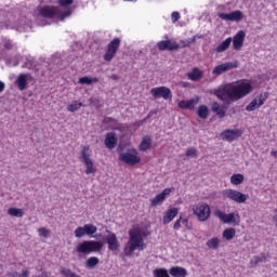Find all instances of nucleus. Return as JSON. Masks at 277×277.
<instances>
[{
    "mask_svg": "<svg viewBox=\"0 0 277 277\" xmlns=\"http://www.w3.org/2000/svg\"><path fill=\"white\" fill-rule=\"evenodd\" d=\"M252 83L247 80H239L237 82L220 85L219 88L211 90L210 94H213L223 103H237V101L246 98L248 94H252Z\"/></svg>",
    "mask_w": 277,
    "mask_h": 277,
    "instance_id": "f257e3e1",
    "label": "nucleus"
},
{
    "mask_svg": "<svg viewBox=\"0 0 277 277\" xmlns=\"http://www.w3.org/2000/svg\"><path fill=\"white\" fill-rule=\"evenodd\" d=\"M60 6L44 5L39 6L35 11V16L37 21L40 18H56V21H64L72 14L70 5H72V0H58Z\"/></svg>",
    "mask_w": 277,
    "mask_h": 277,
    "instance_id": "f03ea898",
    "label": "nucleus"
},
{
    "mask_svg": "<svg viewBox=\"0 0 277 277\" xmlns=\"http://www.w3.org/2000/svg\"><path fill=\"white\" fill-rule=\"evenodd\" d=\"M129 240L123 249V252L126 256H133V252L135 250H138V252H142V250L146 249V243L144 242V239L148 237V232L142 227H133L129 230Z\"/></svg>",
    "mask_w": 277,
    "mask_h": 277,
    "instance_id": "7ed1b4c3",
    "label": "nucleus"
},
{
    "mask_svg": "<svg viewBox=\"0 0 277 277\" xmlns=\"http://www.w3.org/2000/svg\"><path fill=\"white\" fill-rule=\"evenodd\" d=\"M103 249V242L96 240H84L76 248L78 254H92V252H98Z\"/></svg>",
    "mask_w": 277,
    "mask_h": 277,
    "instance_id": "20e7f679",
    "label": "nucleus"
},
{
    "mask_svg": "<svg viewBox=\"0 0 277 277\" xmlns=\"http://www.w3.org/2000/svg\"><path fill=\"white\" fill-rule=\"evenodd\" d=\"M92 149L90 146H82L80 150V161L85 166V174H96V168H94V162L92 158Z\"/></svg>",
    "mask_w": 277,
    "mask_h": 277,
    "instance_id": "39448f33",
    "label": "nucleus"
},
{
    "mask_svg": "<svg viewBox=\"0 0 277 277\" xmlns=\"http://www.w3.org/2000/svg\"><path fill=\"white\" fill-rule=\"evenodd\" d=\"M223 198H227V200H233V202H237V205H243L250 196L246 195L239 190H235L233 188L224 189L222 192Z\"/></svg>",
    "mask_w": 277,
    "mask_h": 277,
    "instance_id": "423d86ee",
    "label": "nucleus"
},
{
    "mask_svg": "<svg viewBox=\"0 0 277 277\" xmlns=\"http://www.w3.org/2000/svg\"><path fill=\"white\" fill-rule=\"evenodd\" d=\"M193 212L199 222H207L211 217V207L206 202H199L193 207Z\"/></svg>",
    "mask_w": 277,
    "mask_h": 277,
    "instance_id": "0eeeda50",
    "label": "nucleus"
},
{
    "mask_svg": "<svg viewBox=\"0 0 277 277\" xmlns=\"http://www.w3.org/2000/svg\"><path fill=\"white\" fill-rule=\"evenodd\" d=\"M119 159L127 166H137V163L142 161V158H140V153L137 151V149H129L126 153H121L119 155Z\"/></svg>",
    "mask_w": 277,
    "mask_h": 277,
    "instance_id": "6e6552de",
    "label": "nucleus"
},
{
    "mask_svg": "<svg viewBox=\"0 0 277 277\" xmlns=\"http://www.w3.org/2000/svg\"><path fill=\"white\" fill-rule=\"evenodd\" d=\"M118 49H120V38H115L108 43L107 51L104 54L105 62H111L116 57Z\"/></svg>",
    "mask_w": 277,
    "mask_h": 277,
    "instance_id": "1a4fd4ad",
    "label": "nucleus"
},
{
    "mask_svg": "<svg viewBox=\"0 0 277 277\" xmlns=\"http://www.w3.org/2000/svg\"><path fill=\"white\" fill-rule=\"evenodd\" d=\"M215 217H219L223 224H238L239 214H235V212H232L229 214L224 213L222 210H215L214 211Z\"/></svg>",
    "mask_w": 277,
    "mask_h": 277,
    "instance_id": "9d476101",
    "label": "nucleus"
},
{
    "mask_svg": "<svg viewBox=\"0 0 277 277\" xmlns=\"http://www.w3.org/2000/svg\"><path fill=\"white\" fill-rule=\"evenodd\" d=\"M235 68H239V62L233 61V62L223 63L213 68L212 75H216V76L224 75V72H228V70H233Z\"/></svg>",
    "mask_w": 277,
    "mask_h": 277,
    "instance_id": "9b49d317",
    "label": "nucleus"
},
{
    "mask_svg": "<svg viewBox=\"0 0 277 277\" xmlns=\"http://www.w3.org/2000/svg\"><path fill=\"white\" fill-rule=\"evenodd\" d=\"M150 94L154 98H163L164 101L172 98V91L167 87L153 88Z\"/></svg>",
    "mask_w": 277,
    "mask_h": 277,
    "instance_id": "f8f14e48",
    "label": "nucleus"
},
{
    "mask_svg": "<svg viewBox=\"0 0 277 277\" xmlns=\"http://www.w3.org/2000/svg\"><path fill=\"white\" fill-rule=\"evenodd\" d=\"M31 81H34L31 74H19L15 79V85L23 92V90H27V85L31 83Z\"/></svg>",
    "mask_w": 277,
    "mask_h": 277,
    "instance_id": "ddd939ff",
    "label": "nucleus"
},
{
    "mask_svg": "<svg viewBox=\"0 0 277 277\" xmlns=\"http://www.w3.org/2000/svg\"><path fill=\"white\" fill-rule=\"evenodd\" d=\"M217 16L221 18V21L239 23V21L243 19V12L233 11L230 13H217Z\"/></svg>",
    "mask_w": 277,
    "mask_h": 277,
    "instance_id": "4468645a",
    "label": "nucleus"
},
{
    "mask_svg": "<svg viewBox=\"0 0 277 277\" xmlns=\"http://www.w3.org/2000/svg\"><path fill=\"white\" fill-rule=\"evenodd\" d=\"M269 94L263 93L258 95L247 107L246 111H255V109H259V107L265 105V101H267Z\"/></svg>",
    "mask_w": 277,
    "mask_h": 277,
    "instance_id": "2eb2a0df",
    "label": "nucleus"
},
{
    "mask_svg": "<svg viewBox=\"0 0 277 277\" xmlns=\"http://www.w3.org/2000/svg\"><path fill=\"white\" fill-rule=\"evenodd\" d=\"M159 51H179L181 45L177 42H172V40H162L157 43Z\"/></svg>",
    "mask_w": 277,
    "mask_h": 277,
    "instance_id": "dca6fc26",
    "label": "nucleus"
},
{
    "mask_svg": "<svg viewBox=\"0 0 277 277\" xmlns=\"http://www.w3.org/2000/svg\"><path fill=\"white\" fill-rule=\"evenodd\" d=\"M246 41V31H238L232 39L233 48L235 51H241L243 42Z\"/></svg>",
    "mask_w": 277,
    "mask_h": 277,
    "instance_id": "f3484780",
    "label": "nucleus"
},
{
    "mask_svg": "<svg viewBox=\"0 0 277 277\" xmlns=\"http://www.w3.org/2000/svg\"><path fill=\"white\" fill-rule=\"evenodd\" d=\"M243 132L241 130H225L222 132L221 137L222 140H225L226 142H235V140H238V137H241Z\"/></svg>",
    "mask_w": 277,
    "mask_h": 277,
    "instance_id": "a211bd4d",
    "label": "nucleus"
},
{
    "mask_svg": "<svg viewBox=\"0 0 277 277\" xmlns=\"http://www.w3.org/2000/svg\"><path fill=\"white\" fill-rule=\"evenodd\" d=\"M172 193V189L166 188L163 192L160 194L156 195L151 200H150V206L151 207H159V205H162V202L166 200V196H170Z\"/></svg>",
    "mask_w": 277,
    "mask_h": 277,
    "instance_id": "6ab92c4d",
    "label": "nucleus"
},
{
    "mask_svg": "<svg viewBox=\"0 0 277 277\" xmlns=\"http://www.w3.org/2000/svg\"><path fill=\"white\" fill-rule=\"evenodd\" d=\"M2 47H3L4 51H6L9 53H16V51L18 50V43H16L14 40L8 39V38H4L2 40Z\"/></svg>",
    "mask_w": 277,
    "mask_h": 277,
    "instance_id": "aec40b11",
    "label": "nucleus"
},
{
    "mask_svg": "<svg viewBox=\"0 0 277 277\" xmlns=\"http://www.w3.org/2000/svg\"><path fill=\"white\" fill-rule=\"evenodd\" d=\"M104 144L108 148V150H114V148H116V144H118V138L116 137V133L114 132L107 133L104 140Z\"/></svg>",
    "mask_w": 277,
    "mask_h": 277,
    "instance_id": "412c9836",
    "label": "nucleus"
},
{
    "mask_svg": "<svg viewBox=\"0 0 277 277\" xmlns=\"http://www.w3.org/2000/svg\"><path fill=\"white\" fill-rule=\"evenodd\" d=\"M211 110L213 114H216L219 118H225L226 117V106L221 105L217 102H213L211 106Z\"/></svg>",
    "mask_w": 277,
    "mask_h": 277,
    "instance_id": "4be33fe9",
    "label": "nucleus"
},
{
    "mask_svg": "<svg viewBox=\"0 0 277 277\" xmlns=\"http://www.w3.org/2000/svg\"><path fill=\"white\" fill-rule=\"evenodd\" d=\"M179 215V209L177 208H171L167 210L163 214V224H170L174 217Z\"/></svg>",
    "mask_w": 277,
    "mask_h": 277,
    "instance_id": "5701e85b",
    "label": "nucleus"
},
{
    "mask_svg": "<svg viewBox=\"0 0 277 277\" xmlns=\"http://www.w3.org/2000/svg\"><path fill=\"white\" fill-rule=\"evenodd\" d=\"M169 274L173 277H187V269L181 266H173L169 269Z\"/></svg>",
    "mask_w": 277,
    "mask_h": 277,
    "instance_id": "b1692460",
    "label": "nucleus"
},
{
    "mask_svg": "<svg viewBox=\"0 0 277 277\" xmlns=\"http://www.w3.org/2000/svg\"><path fill=\"white\" fill-rule=\"evenodd\" d=\"M106 242L108 243L109 250H111L113 252L118 250V238L116 237V234H109L106 237Z\"/></svg>",
    "mask_w": 277,
    "mask_h": 277,
    "instance_id": "393cba45",
    "label": "nucleus"
},
{
    "mask_svg": "<svg viewBox=\"0 0 277 277\" xmlns=\"http://www.w3.org/2000/svg\"><path fill=\"white\" fill-rule=\"evenodd\" d=\"M233 42V38L228 37L225 39L223 42H221L216 48L215 52L216 53H224V51L228 50V47H230V43Z\"/></svg>",
    "mask_w": 277,
    "mask_h": 277,
    "instance_id": "a878e982",
    "label": "nucleus"
},
{
    "mask_svg": "<svg viewBox=\"0 0 277 277\" xmlns=\"http://www.w3.org/2000/svg\"><path fill=\"white\" fill-rule=\"evenodd\" d=\"M187 77L190 81H199V79H202V70L195 67L190 72L187 74Z\"/></svg>",
    "mask_w": 277,
    "mask_h": 277,
    "instance_id": "bb28decb",
    "label": "nucleus"
},
{
    "mask_svg": "<svg viewBox=\"0 0 277 277\" xmlns=\"http://www.w3.org/2000/svg\"><path fill=\"white\" fill-rule=\"evenodd\" d=\"M8 215L11 217H23L25 215V210L21 208H9L6 210Z\"/></svg>",
    "mask_w": 277,
    "mask_h": 277,
    "instance_id": "cd10ccee",
    "label": "nucleus"
},
{
    "mask_svg": "<svg viewBox=\"0 0 277 277\" xmlns=\"http://www.w3.org/2000/svg\"><path fill=\"white\" fill-rule=\"evenodd\" d=\"M153 143V141L150 140L149 136H144L138 149L141 150V153H146V150H148V148H150V144Z\"/></svg>",
    "mask_w": 277,
    "mask_h": 277,
    "instance_id": "c85d7f7f",
    "label": "nucleus"
},
{
    "mask_svg": "<svg viewBox=\"0 0 277 277\" xmlns=\"http://www.w3.org/2000/svg\"><path fill=\"white\" fill-rule=\"evenodd\" d=\"M197 116L202 118V120H207L209 118V107L207 105H200L197 109Z\"/></svg>",
    "mask_w": 277,
    "mask_h": 277,
    "instance_id": "c756f323",
    "label": "nucleus"
},
{
    "mask_svg": "<svg viewBox=\"0 0 277 277\" xmlns=\"http://www.w3.org/2000/svg\"><path fill=\"white\" fill-rule=\"evenodd\" d=\"M81 85H92V83H98V78H90L88 76L81 77L78 80Z\"/></svg>",
    "mask_w": 277,
    "mask_h": 277,
    "instance_id": "7c9ffc66",
    "label": "nucleus"
},
{
    "mask_svg": "<svg viewBox=\"0 0 277 277\" xmlns=\"http://www.w3.org/2000/svg\"><path fill=\"white\" fill-rule=\"evenodd\" d=\"M235 235H237V230H235V228H226L223 232V239L232 241V239H235Z\"/></svg>",
    "mask_w": 277,
    "mask_h": 277,
    "instance_id": "2f4dec72",
    "label": "nucleus"
},
{
    "mask_svg": "<svg viewBox=\"0 0 277 277\" xmlns=\"http://www.w3.org/2000/svg\"><path fill=\"white\" fill-rule=\"evenodd\" d=\"M267 261V256H265V254L262 255H255L251 259L250 263L252 265V267H256V265H259V263H265Z\"/></svg>",
    "mask_w": 277,
    "mask_h": 277,
    "instance_id": "473e14b6",
    "label": "nucleus"
},
{
    "mask_svg": "<svg viewBox=\"0 0 277 277\" xmlns=\"http://www.w3.org/2000/svg\"><path fill=\"white\" fill-rule=\"evenodd\" d=\"M243 174L241 173H236V174H233L230 176V183L232 185H241V183H243Z\"/></svg>",
    "mask_w": 277,
    "mask_h": 277,
    "instance_id": "72a5a7b5",
    "label": "nucleus"
},
{
    "mask_svg": "<svg viewBox=\"0 0 277 277\" xmlns=\"http://www.w3.org/2000/svg\"><path fill=\"white\" fill-rule=\"evenodd\" d=\"M98 263H100L98 258H96V256H91V258H89V259L87 260V262H85V267H87L88 269H94V267H96V265H98Z\"/></svg>",
    "mask_w": 277,
    "mask_h": 277,
    "instance_id": "f704fd0d",
    "label": "nucleus"
},
{
    "mask_svg": "<svg viewBox=\"0 0 277 277\" xmlns=\"http://www.w3.org/2000/svg\"><path fill=\"white\" fill-rule=\"evenodd\" d=\"M60 272L64 277H80L79 274L72 272L70 268L61 267Z\"/></svg>",
    "mask_w": 277,
    "mask_h": 277,
    "instance_id": "c9c22d12",
    "label": "nucleus"
},
{
    "mask_svg": "<svg viewBox=\"0 0 277 277\" xmlns=\"http://www.w3.org/2000/svg\"><path fill=\"white\" fill-rule=\"evenodd\" d=\"M81 107H83V103L74 102L72 104H69L67 106V110L70 111L71 114H74V111H79V109H81Z\"/></svg>",
    "mask_w": 277,
    "mask_h": 277,
    "instance_id": "e433bc0d",
    "label": "nucleus"
},
{
    "mask_svg": "<svg viewBox=\"0 0 277 277\" xmlns=\"http://www.w3.org/2000/svg\"><path fill=\"white\" fill-rule=\"evenodd\" d=\"M207 246L211 250H217V248H220V238H212L208 240Z\"/></svg>",
    "mask_w": 277,
    "mask_h": 277,
    "instance_id": "4c0bfd02",
    "label": "nucleus"
},
{
    "mask_svg": "<svg viewBox=\"0 0 277 277\" xmlns=\"http://www.w3.org/2000/svg\"><path fill=\"white\" fill-rule=\"evenodd\" d=\"M96 230H98L96 225H93V224H85L84 225L85 235H94L96 233Z\"/></svg>",
    "mask_w": 277,
    "mask_h": 277,
    "instance_id": "58836bf2",
    "label": "nucleus"
},
{
    "mask_svg": "<svg viewBox=\"0 0 277 277\" xmlns=\"http://www.w3.org/2000/svg\"><path fill=\"white\" fill-rule=\"evenodd\" d=\"M154 277H170V274L166 268H156L154 271Z\"/></svg>",
    "mask_w": 277,
    "mask_h": 277,
    "instance_id": "ea45409f",
    "label": "nucleus"
},
{
    "mask_svg": "<svg viewBox=\"0 0 277 277\" xmlns=\"http://www.w3.org/2000/svg\"><path fill=\"white\" fill-rule=\"evenodd\" d=\"M200 103V97H195L186 101L187 109H194L196 105Z\"/></svg>",
    "mask_w": 277,
    "mask_h": 277,
    "instance_id": "a19ab883",
    "label": "nucleus"
},
{
    "mask_svg": "<svg viewBox=\"0 0 277 277\" xmlns=\"http://www.w3.org/2000/svg\"><path fill=\"white\" fill-rule=\"evenodd\" d=\"M186 157H190L192 159L198 158V150L196 148H188L186 150Z\"/></svg>",
    "mask_w": 277,
    "mask_h": 277,
    "instance_id": "79ce46f5",
    "label": "nucleus"
},
{
    "mask_svg": "<svg viewBox=\"0 0 277 277\" xmlns=\"http://www.w3.org/2000/svg\"><path fill=\"white\" fill-rule=\"evenodd\" d=\"M83 235H85V227H77L75 229V237H77L78 239H81V237H83Z\"/></svg>",
    "mask_w": 277,
    "mask_h": 277,
    "instance_id": "37998d69",
    "label": "nucleus"
},
{
    "mask_svg": "<svg viewBox=\"0 0 277 277\" xmlns=\"http://www.w3.org/2000/svg\"><path fill=\"white\" fill-rule=\"evenodd\" d=\"M38 233L40 235V237H49V235H51V230L47 229L45 227H40L38 228Z\"/></svg>",
    "mask_w": 277,
    "mask_h": 277,
    "instance_id": "c03bdc74",
    "label": "nucleus"
},
{
    "mask_svg": "<svg viewBox=\"0 0 277 277\" xmlns=\"http://www.w3.org/2000/svg\"><path fill=\"white\" fill-rule=\"evenodd\" d=\"M181 18V13L174 11L172 14H171V21L172 23H176L179 19Z\"/></svg>",
    "mask_w": 277,
    "mask_h": 277,
    "instance_id": "a18cd8bd",
    "label": "nucleus"
},
{
    "mask_svg": "<svg viewBox=\"0 0 277 277\" xmlns=\"http://www.w3.org/2000/svg\"><path fill=\"white\" fill-rule=\"evenodd\" d=\"M89 101H90V104L93 105V107H101V101H98V98L91 97Z\"/></svg>",
    "mask_w": 277,
    "mask_h": 277,
    "instance_id": "49530a36",
    "label": "nucleus"
},
{
    "mask_svg": "<svg viewBox=\"0 0 277 277\" xmlns=\"http://www.w3.org/2000/svg\"><path fill=\"white\" fill-rule=\"evenodd\" d=\"M182 220H183V216H180V217L175 221V223H174V225H173L174 230L181 229V224H183Z\"/></svg>",
    "mask_w": 277,
    "mask_h": 277,
    "instance_id": "de8ad7c7",
    "label": "nucleus"
},
{
    "mask_svg": "<svg viewBox=\"0 0 277 277\" xmlns=\"http://www.w3.org/2000/svg\"><path fill=\"white\" fill-rule=\"evenodd\" d=\"M197 36H194L193 38L186 40V44L182 45V49H185V47H189V44H194L196 42Z\"/></svg>",
    "mask_w": 277,
    "mask_h": 277,
    "instance_id": "09e8293b",
    "label": "nucleus"
},
{
    "mask_svg": "<svg viewBox=\"0 0 277 277\" xmlns=\"http://www.w3.org/2000/svg\"><path fill=\"white\" fill-rule=\"evenodd\" d=\"M179 107H180L181 109H187V101H181V102L179 103Z\"/></svg>",
    "mask_w": 277,
    "mask_h": 277,
    "instance_id": "8fccbe9b",
    "label": "nucleus"
},
{
    "mask_svg": "<svg viewBox=\"0 0 277 277\" xmlns=\"http://www.w3.org/2000/svg\"><path fill=\"white\" fill-rule=\"evenodd\" d=\"M35 277H51V272L42 271L41 275H37Z\"/></svg>",
    "mask_w": 277,
    "mask_h": 277,
    "instance_id": "3c124183",
    "label": "nucleus"
},
{
    "mask_svg": "<svg viewBox=\"0 0 277 277\" xmlns=\"http://www.w3.org/2000/svg\"><path fill=\"white\" fill-rule=\"evenodd\" d=\"M8 277H21V274L18 272H13V273H6Z\"/></svg>",
    "mask_w": 277,
    "mask_h": 277,
    "instance_id": "603ef678",
    "label": "nucleus"
},
{
    "mask_svg": "<svg viewBox=\"0 0 277 277\" xmlns=\"http://www.w3.org/2000/svg\"><path fill=\"white\" fill-rule=\"evenodd\" d=\"M182 224H184L186 226V228H189V220L187 217H182Z\"/></svg>",
    "mask_w": 277,
    "mask_h": 277,
    "instance_id": "864d4df0",
    "label": "nucleus"
},
{
    "mask_svg": "<svg viewBox=\"0 0 277 277\" xmlns=\"http://www.w3.org/2000/svg\"><path fill=\"white\" fill-rule=\"evenodd\" d=\"M21 277H29V272L27 269H23L22 274H19Z\"/></svg>",
    "mask_w": 277,
    "mask_h": 277,
    "instance_id": "5fc2aeb1",
    "label": "nucleus"
},
{
    "mask_svg": "<svg viewBox=\"0 0 277 277\" xmlns=\"http://www.w3.org/2000/svg\"><path fill=\"white\" fill-rule=\"evenodd\" d=\"M5 90V83L3 81H0V94Z\"/></svg>",
    "mask_w": 277,
    "mask_h": 277,
    "instance_id": "6e6d98bb",
    "label": "nucleus"
},
{
    "mask_svg": "<svg viewBox=\"0 0 277 277\" xmlns=\"http://www.w3.org/2000/svg\"><path fill=\"white\" fill-rule=\"evenodd\" d=\"M271 155H272L273 157L277 158V150H273V151L271 153Z\"/></svg>",
    "mask_w": 277,
    "mask_h": 277,
    "instance_id": "4d7b16f0",
    "label": "nucleus"
},
{
    "mask_svg": "<svg viewBox=\"0 0 277 277\" xmlns=\"http://www.w3.org/2000/svg\"><path fill=\"white\" fill-rule=\"evenodd\" d=\"M25 68H31V64L26 63Z\"/></svg>",
    "mask_w": 277,
    "mask_h": 277,
    "instance_id": "13d9d810",
    "label": "nucleus"
},
{
    "mask_svg": "<svg viewBox=\"0 0 277 277\" xmlns=\"http://www.w3.org/2000/svg\"><path fill=\"white\" fill-rule=\"evenodd\" d=\"M183 44H187V40H185V41H182V45H183Z\"/></svg>",
    "mask_w": 277,
    "mask_h": 277,
    "instance_id": "bf43d9fd",
    "label": "nucleus"
},
{
    "mask_svg": "<svg viewBox=\"0 0 277 277\" xmlns=\"http://www.w3.org/2000/svg\"><path fill=\"white\" fill-rule=\"evenodd\" d=\"M124 1H130V2H133V1H137V0H124Z\"/></svg>",
    "mask_w": 277,
    "mask_h": 277,
    "instance_id": "052dcab7",
    "label": "nucleus"
},
{
    "mask_svg": "<svg viewBox=\"0 0 277 277\" xmlns=\"http://www.w3.org/2000/svg\"><path fill=\"white\" fill-rule=\"evenodd\" d=\"M14 66H18V63H15Z\"/></svg>",
    "mask_w": 277,
    "mask_h": 277,
    "instance_id": "680f3d73",
    "label": "nucleus"
},
{
    "mask_svg": "<svg viewBox=\"0 0 277 277\" xmlns=\"http://www.w3.org/2000/svg\"><path fill=\"white\" fill-rule=\"evenodd\" d=\"M40 25H47L45 23H42V24H40Z\"/></svg>",
    "mask_w": 277,
    "mask_h": 277,
    "instance_id": "e2e57ef3",
    "label": "nucleus"
}]
</instances>
